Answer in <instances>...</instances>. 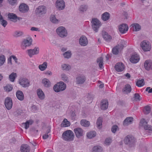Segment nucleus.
<instances>
[{
	"mask_svg": "<svg viewBox=\"0 0 152 152\" xmlns=\"http://www.w3.org/2000/svg\"><path fill=\"white\" fill-rule=\"evenodd\" d=\"M62 137L64 140L67 142H71L73 140L74 134L70 130L64 131L62 134Z\"/></svg>",
	"mask_w": 152,
	"mask_h": 152,
	"instance_id": "1",
	"label": "nucleus"
},
{
	"mask_svg": "<svg viewBox=\"0 0 152 152\" xmlns=\"http://www.w3.org/2000/svg\"><path fill=\"white\" fill-rule=\"evenodd\" d=\"M91 26L93 30L96 32H97L102 24L101 22L97 18H93L91 21Z\"/></svg>",
	"mask_w": 152,
	"mask_h": 152,
	"instance_id": "2",
	"label": "nucleus"
},
{
	"mask_svg": "<svg viewBox=\"0 0 152 152\" xmlns=\"http://www.w3.org/2000/svg\"><path fill=\"white\" fill-rule=\"evenodd\" d=\"M66 88V84L63 82L60 81L54 85L53 89L55 92H58L65 90Z\"/></svg>",
	"mask_w": 152,
	"mask_h": 152,
	"instance_id": "3",
	"label": "nucleus"
},
{
	"mask_svg": "<svg viewBox=\"0 0 152 152\" xmlns=\"http://www.w3.org/2000/svg\"><path fill=\"white\" fill-rule=\"evenodd\" d=\"M56 32L57 34L61 37H65L68 35L67 31L65 27L60 26L56 29Z\"/></svg>",
	"mask_w": 152,
	"mask_h": 152,
	"instance_id": "4",
	"label": "nucleus"
},
{
	"mask_svg": "<svg viewBox=\"0 0 152 152\" xmlns=\"http://www.w3.org/2000/svg\"><path fill=\"white\" fill-rule=\"evenodd\" d=\"M32 39H24L21 43V47L22 48L23 50L26 49L27 47L32 45Z\"/></svg>",
	"mask_w": 152,
	"mask_h": 152,
	"instance_id": "5",
	"label": "nucleus"
},
{
	"mask_svg": "<svg viewBox=\"0 0 152 152\" xmlns=\"http://www.w3.org/2000/svg\"><path fill=\"white\" fill-rule=\"evenodd\" d=\"M135 142V139L132 136L128 135L125 137L124 140V142L126 144L129 145L131 146H132L134 144Z\"/></svg>",
	"mask_w": 152,
	"mask_h": 152,
	"instance_id": "6",
	"label": "nucleus"
},
{
	"mask_svg": "<svg viewBox=\"0 0 152 152\" xmlns=\"http://www.w3.org/2000/svg\"><path fill=\"white\" fill-rule=\"evenodd\" d=\"M140 46L144 51H149L151 49V45L148 41H143L141 42Z\"/></svg>",
	"mask_w": 152,
	"mask_h": 152,
	"instance_id": "7",
	"label": "nucleus"
},
{
	"mask_svg": "<svg viewBox=\"0 0 152 152\" xmlns=\"http://www.w3.org/2000/svg\"><path fill=\"white\" fill-rule=\"evenodd\" d=\"M46 7L43 6H41L38 7L36 10V14L39 16L45 14L46 13Z\"/></svg>",
	"mask_w": 152,
	"mask_h": 152,
	"instance_id": "8",
	"label": "nucleus"
},
{
	"mask_svg": "<svg viewBox=\"0 0 152 152\" xmlns=\"http://www.w3.org/2000/svg\"><path fill=\"white\" fill-rule=\"evenodd\" d=\"M56 8L59 10H62L65 7V3L63 0H57L56 3Z\"/></svg>",
	"mask_w": 152,
	"mask_h": 152,
	"instance_id": "9",
	"label": "nucleus"
},
{
	"mask_svg": "<svg viewBox=\"0 0 152 152\" xmlns=\"http://www.w3.org/2000/svg\"><path fill=\"white\" fill-rule=\"evenodd\" d=\"M4 104L6 107L7 110H10L12 108V102L11 98L8 97L5 98L4 101Z\"/></svg>",
	"mask_w": 152,
	"mask_h": 152,
	"instance_id": "10",
	"label": "nucleus"
},
{
	"mask_svg": "<svg viewBox=\"0 0 152 152\" xmlns=\"http://www.w3.org/2000/svg\"><path fill=\"white\" fill-rule=\"evenodd\" d=\"M118 28L119 31L121 34L125 33L128 30V25L126 24H122L118 26Z\"/></svg>",
	"mask_w": 152,
	"mask_h": 152,
	"instance_id": "11",
	"label": "nucleus"
},
{
	"mask_svg": "<svg viewBox=\"0 0 152 152\" xmlns=\"http://www.w3.org/2000/svg\"><path fill=\"white\" fill-rule=\"evenodd\" d=\"M74 131L76 136L78 138L83 135V130L80 128L77 127L74 129Z\"/></svg>",
	"mask_w": 152,
	"mask_h": 152,
	"instance_id": "12",
	"label": "nucleus"
},
{
	"mask_svg": "<svg viewBox=\"0 0 152 152\" xmlns=\"http://www.w3.org/2000/svg\"><path fill=\"white\" fill-rule=\"evenodd\" d=\"M19 83L24 88L28 87L30 85L29 81L26 78H22L20 79Z\"/></svg>",
	"mask_w": 152,
	"mask_h": 152,
	"instance_id": "13",
	"label": "nucleus"
},
{
	"mask_svg": "<svg viewBox=\"0 0 152 152\" xmlns=\"http://www.w3.org/2000/svg\"><path fill=\"white\" fill-rule=\"evenodd\" d=\"M86 77L83 75H78L76 78V82L78 84H83L86 80Z\"/></svg>",
	"mask_w": 152,
	"mask_h": 152,
	"instance_id": "14",
	"label": "nucleus"
},
{
	"mask_svg": "<svg viewBox=\"0 0 152 152\" xmlns=\"http://www.w3.org/2000/svg\"><path fill=\"white\" fill-rule=\"evenodd\" d=\"M39 49L38 47H35L33 49H29L27 50L28 54L30 57H31L34 55H37L39 53Z\"/></svg>",
	"mask_w": 152,
	"mask_h": 152,
	"instance_id": "15",
	"label": "nucleus"
},
{
	"mask_svg": "<svg viewBox=\"0 0 152 152\" xmlns=\"http://www.w3.org/2000/svg\"><path fill=\"white\" fill-rule=\"evenodd\" d=\"M147 122L145 119L142 118L140 120V125L143 126L144 129L145 130H150L151 129V127L150 126L147 124Z\"/></svg>",
	"mask_w": 152,
	"mask_h": 152,
	"instance_id": "16",
	"label": "nucleus"
},
{
	"mask_svg": "<svg viewBox=\"0 0 152 152\" xmlns=\"http://www.w3.org/2000/svg\"><path fill=\"white\" fill-rule=\"evenodd\" d=\"M114 68L116 71L118 72H121L124 70L125 67L122 63L118 62L115 65Z\"/></svg>",
	"mask_w": 152,
	"mask_h": 152,
	"instance_id": "17",
	"label": "nucleus"
},
{
	"mask_svg": "<svg viewBox=\"0 0 152 152\" xmlns=\"http://www.w3.org/2000/svg\"><path fill=\"white\" fill-rule=\"evenodd\" d=\"M140 60L139 55L136 53L133 54L130 59V62L133 63H136L138 62Z\"/></svg>",
	"mask_w": 152,
	"mask_h": 152,
	"instance_id": "18",
	"label": "nucleus"
},
{
	"mask_svg": "<svg viewBox=\"0 0 152 152\" xmlns=\"http://www.w3.org/2000/svg\"><path fill=\"white\" fill-rule=\"evenodd\" d=\"M123 49V45L120 46L119 44L113 48L112 52L113 54L117 55L119 51H121Z\"/></svg>",
	"mask_w": 152,
	"mask_h": 152,
	"instance_id": "19",
	"label": "nucleus"
},
{
	"mask_svg": "<svg viewBox=\"0 0 152 152\" xmlns=\"http://www.w3.org/2000/svg\"><path fill=\"white\" fill-rule=\"evenodd\" d=\"M19 10L21 12L25 13L28 11L29 10V8L26 4H22L19 6Z\"/></svg>",
	"mask_w": 152,
	"mask_h": 152,
	"instance_id": "20",
	"label": "nucleus"
},
{
	"mask_svg": "<svg viewBox=\"0 0 152 152\" xmlns=\"http://www.w3.org/2000/svg\"><path fill=\"white\" fill-rule=\"evenodd\" d=\"M144 67L147 70L152 69V61L150 60H146L144 63Z\"/></svg>",
	"mask_w": 152,
	"mask_h": 152,
	"instance_id": "21",
	"label": "nucleus"
},
{
	"mask_svg": "<svg viewBox=\"0 0 152 152\" xmlns=\"http://www.w3.org/2000/svg\"><path fill=\"white\" fill-rule=\"evenodd\" d=\"M131 27V29L134 31H139L141 29L140 26L137 23H134L132 24Z\"/></svg>",
	"mask_w": 152,
	"mask_h": 152,
	"instance_id": "22",
	"label": "nucleus"
},
{
	"mask_svg": "<svg viewBox=\"0 0 152 152\" xmlns=\"http://www.w3.org/2000/svg\"><path fill=\"white\" fill-rule=\"evenodd\" d=\"M133 118L132 117H127L124 121L123 124L124 126H128L131 124L133 121Z\"/></svg>",
	"mask_w": 152,
	"mask_h": 152,
	"instance_id": "23",
	"label": "nucleus"
},
{
	"mask_svg": "<svg viewBox=\"0 0 152 152\" xmlns=\"http://www.w3.org/2000/svg\"><path fill=\"white\" fill-rule=\"evenodd\" d=\"M108 101L107 100L105 99L103 100L101 102V108L102 110H105L107 109L108 107Z\"/></svg>",
	"mask_w": 152,
	"mask_h": 152,
	"instance_id": "24",
	"label": "nucleus"
},
{
	"mask_svg": "<svg viewBox=\"0 0 152 152\" xmlns=\"http://www.w3.org/2000/svg\"><path fill=\"white\" fill-rule=\"evenodd\" d=\"M37 94L38 97L41 100H43L45 98V94L41 89H38L37 90Z\"/></svg>",
	"mask_w": 152,
	"mask_h": 152,
	"instance_id": "25",
	"label": "nucleus"
},
{
	"mask_svg": "<svg viewBox=\"0 0 152 152\" xmlns=\"http://www.w3.org/2000/svg\"><path fill=\"white\" fill-rule=\"evenodd\" d=\"M20 150L21 152H30V148L27 145L23 144L21 146Z\"/></svg>",
	"mask_w": 152,
	"mask_h": 152,
	"instance_id": "26",
	"label": "nucleus"
},
{
	"mask_svg": "<svg viewBox=\"0 0 152 152\" xmlns=\"http://www.w3.org/2000/svg\"><path fill=\"white\" fill-rule=\"evenodd\" d=\"M43 86L45 87L48 88L51 86V84L50 81L48 79L46 78L43 79L42 82Z\"/></svg>",
	"mask_w": 152,
	"mask_h": 152,
	"instance_id": "27",
	"label": "nucleus"
},
{
	"mask_svg": "<svg viewBox=\"0 0 152 152\" xmlns=\"http://www.w3.org/2000/svg\"><path fill=\"white\" fill-rule=\"evenodd\" d=\"M17 98L20 100L22 101L24 99V96L23 92L21 91H18L16 93Z\"/></svg>",
	"mask_w": 152,
	"mask_h": 152,
	"instance_id": "28",
	"label": "nucleus"
},
{
	"mask_svg": "<svg viewBox=\"0 0 152 152\" xmlns=\"http://www.w3.org/2000/svg\"><path fill=\"white\" fill-rule=\"evenodd\" d=\"M88 8V6L87 5L83 4L80 6L78 8L79 11L83 13L87 11Z\"/></svg>",
	"mask_w": 152,
	"mask_h": 152,
	"instance_id": "29",
	"label": "nucleus"
},
{
	"mask_svg": "<svg viewBox=\"0 0 152 152\" xmlns=\"http://www.w3.org/2000/svg\"><path fill=\"white\" fill-rule=\"evenodd\" d=\"M102 19L104 21L108 20L110 17V14L108 12H105L103 14L102 16Z\"/></svg>",
	"mask_w": 152,
	"mask_h": 152,
	"instance_id": "30",
	"label": "nucleus"
},
{
	"mask_svg": "<svg viewBox=\"0 0 152 152\" xmlns=\"http://www.w3.org/2000/svg\"><path fill=\"white\" fill-rule=\"evenodd\" d=\"M69 122L67 121V119L65 118L62 122L61 124V127H66L69 126L70 125Z\"/></svg>",
	"mask_w": 152,
	"mask_h": 152,
	"instance_id": "31",
	"label": "nucleus"
},
{
	"mask_svg": "<svg viewBox=\"0 0 152 152\" xmlns=\"http://www.w3.org/2000/svg\"><path fill=\"white\" fill-rule=\"evenodd\" d=\"M102 148L99 145L95 146L93 147L92 152H102Z\"/></svg>",
	"mask_w": 152,
	"mask_h": 152,
	"instance_id": "32",
	"label": "nucleus"
},
{
	"mask_svg": "<svg viewBox=\"0 0 152 152\" xmlns=\"http://www.w3.org/2000/svg\"><path fill=\"white\" fill-rule=\"evenodd\" d=\"M79 42L81 45L85 46L88 43L87 39H79Z\"/></svg>",
	"mask_w": 152,
	"mask_h": 152,
	"instance_id": "33",
	"label": "nucleus"
},
{
	"mask_svg": "<svg viewBox=\"0 0 152 152\" xmlns=\"http://www.w3.org/2000/svg\"><path fill=\"white\" fill-rule=\"evenodd\" d=\"M80 124L83 126L87 127L90 125V123L88 121L85 119L82 120L80 121Z\"/></svg>",
	"mask_w": 152,
	"mask_h": 152,
	"instance_id": "34",
	"label": "nucleus"
},
{
	"mask_svg": "<svg viewBox=\"0 0 152 152\" xmlns=\"http://www.w3.org/2000/svg\"><path fill=\"white\" fill-rule=\"evenodd\" d=\"M47 63L46 62H44L42 64L39 65V68L41 71H43L47 68Z\"/></svg>",
	"mask_w": 152,
	"mask_h": 152,
	"instance_id": "35",
	"label": "nucleus"
},
{
	"mask_svg": "<svg viewBox=\"0 0 152 152\" xmlns=\"http://www.w3.org/2000/svg\"><path fill=\"white\" fill-rule=\"evenodd\" d=\"M17 77V74L12 72L9 76V79L10 81L12 82L14 81L15 79Z\"/></svg>",
	"mask_w": 152,
	"mask_h": 152,
	"instance_id": "36",
	"label": "nucleus"
},
{
	"mask_svg": "<svg viewBox=\"0 0 152 152\" xmlns=\"http://www.w3.org/2000/svg\"><path fill=\"white\" fill-rule=\"evenodd\" d=\"M61 67L63 70L69 71L71 68V66L68 64H62Z\"/></svg>",
	"mask_w": 152,
	"mask_h": 152,
	"instance_id": "37",
	"label": "nucleus"
},
{
	"mask_svg": "<svg viewBox=\"0 0 152 152\" xmlns=\"http://www.w3.org/2000/svg\"><path fill=\"white\" fill-rule=\"evenodd\" d=\"M50 19V21L53 23H57L59 22V20L57 19L54 15H51Z\"/></svg>",
	"mask_w": 152,
	"mask_h": 152,
	"instance_id": "38",
	"label": "nucleus"
},
{
	"mask_svg": "<svg viewBox=\"0 0 152 152\" xmlns=\"http://www.w3.org/2000/svg\"><path fill=\"white\" fill-rule=\"evenodd\" d=\"M6 58L5 56L2 54L0 55V66H2L5 62Z\"/></svg>",
	"mask_w": 152,
	"mask_h": 152,
	"instance_id": "39",
	"label": "nucleus"
},
{
	"mask_svg": "<svg viewBox=\"0 0 152 152\" xmlns=\"http://www.w3.org/2000/svg\"><path fill=\"white\" fill-rule=\"evenodd\" d=\"M131 87L129 84H127L124 89L123 90L124 92L126 93H129L131 91Z\"/></svg>",
	"mask_w": 152,
	"mask_h": 152,
	"instance_id": "40",
	"label": "nucleus"
},
{
	"mask_svg": "<svg viewBox=\"0 0 152 152\" xmlns=\"http://www.w3.org/2000/svg\"><path fill=\"white\" fill-rule=\"evenodd\" d=\"M102 118L101 117H99L97 120L96 122L97 126V127L99 129L101 128L102 127L101 126L102 121Z\"/></svg>",
	"mask_w": 152,
	"mask_h": 152,
	"instance_id": "41",
	"label": "nucleus"
},
{
	"mask_svg": "<svg viewBox=\"0 0 152 152\" xmlns=\"http://www.w3.org/2000/svg\"><path fill=\"white\" fill-rule=\"evenodd\" d=\"M96 135V132L95 131H91L87 134V136L89 138L91 139L95 137Z\"/></svg>",
	"mask_w": 152,
	"mask_h": 152,
	"instance_id": "42",
	"label": "nucleus"
},
{
	"mask_svg": "<svg viewBox=\"0 0 152 152\" xmlns=\"http://www.w3.org/2000/svg\"><path fill=\"white\" fill-rule=\"evenodd\" d=\"M62 80L65 82H68L69 81V77L67 75L64 73H62L61 75Z\"/></svg>",
	"mask_w": 152,
	"mask_h": 152,
	"instance_id": "43",
	"label": "nucleus"
},
{
	"mask_svg": "<svg viewBox=\"0 0 152 152\" xmlns=\"http://www.w3.org/2000/svg\"><path fill=\"white\" fill-rule=\"evenodd\" d=\"M8 18L12 20H15L18 18V17L16 15L12 13H9L8 15Z\"/></svg>",
	"mask_w": 152,
	"mask_h": 152,
	"instance_id": "44",
	"label": "nucleus"
},
{
	"mask_svg": "<svg viewBox=\"0 0 152 152\" xmlns=\"http://www.w3.org/2000/svg\"><path fill=\"white\" fill-rule=\"evenodd\" d=\"M97 62L99 63V66L100 68L103 67V58L102 57H99L97 59Z\"/></svg>",
	"mask_w": 152,
	"mask_h": 152,
	"instance_id": "45",
	"label": "nucleus"
},
{
	"mask_svg": "<svg viewBox=\"0 0 152 152\" xmlns=\"http://www.w3.org/2000/svg\"><path fill=\"white\" fill-rule=\"evenodd\" d=\"M145 83L144 80L142 79L140 80H138L136 83V85L138 87H140L144 85Z\"/></svg>",
	"mask_w": 152,
	"mask_h": 152,
	"instance_id": "46",
	"label": "nucleus"
},
{
	"mask_svg": "<svg viewBox=\"0 0 152 152\" xmlns=\"http://www.w3.org/2000/svg\"><path fill=\"white\" fill-rule=\"evenodd\" d=\"M12 86L11 85H7L4 87V89L7 92H10L12 91Z\"/></svg>",
	"mask_w": 152,
	"mask_h": 152,
	"instance_id": "47",
	"label": "nucleus"
},
{
	"mask_svg": "<svg viewBox=\"0 0 152 152\" xmlns=\"http://www.w3.org/2000/svg\"><path fill=\"white\" fill-rule=\"evenodd\" d=\"M33 122L31 120H29L27 121L25 123L23 124L25 128L26 129H27L29 127V125H31L32 124Z\"/></svg>",
	"mask_w": 152,
	"mask_h": 152,
	"instance_id": "48",
	"label": "nucleus"
},
{
	"mask_svg": "<svg viewBox=\"0 0 152 152\" xmlns=\"http://www.w3.org/2000/svg\"><path fill=\"white\" fill-rule=\"evenodd\" d=\"M101 34L103 38H111L110 36L107 32L103 31Z\"/></svg>",
	"mask_w": 152,
	"mask_h": 152,
	"instance_id": "49",
	"label": "nucleus"
},
{
	"mask_svg": "<svg viewBox=\"0 0 152 152\" xmlns=\"http://www.w3.org/2000/svg\"><path fill=\"white\" fill-rule=\"evenodd\" d=\"M151 111V108L149 106H147L145 107V110L144 111L145 114H148Z\"/></svg>",
	"mask_w": 152,
	"mask_h": 152,
	"instance_id": "50",
	"label": "nucleus"
},
{
	"mask_svg": "<svg viewBox=\"0 0 152 152\" xmlns=\"http://www.w3.org/2000/svg\"><path fill=\"white\" fill-rule=\"evenodd\" d=\"M23 34V33L20 31H16L15 32L14 36L15 37H20Z\"/></svg>",
	"mask_w": 152,
	"mask_h": 152,
	"instance_id": "51",
	"label": "nucleus"
},
{
	"mask_svg": "<svg viewBox=\"0 0 152 152\" xmlns=\"http://www.w3.org/2000/svg\"><path fill=\"white\" fill-rule=\"evenodd\" d=\"M134 98L136 101H139L141 100L140 96L138 93H135L134 95Z\"/></svg>",
	"mask_w": 152,
	"mask_h": 152,
	"instance_id": "52",
	"label": "nucleus"
},
{
	"mask_svg": "<svg viewBox=\"0 0 152 152\" xmlns=\"http://www.w3.org/2000/svg\"><path fill=\"white\" fill-rule=\"evenodd\" d=\"M63 55L65 58H69L70 57L71 53V51H68L65 52L64 54Z\"/></svg>",
	"mask_w": 152,
	"mask_h": 152,
	"instance_id": "53",
	"label": "nucleus"
},
{
	"mask_svg": "<svg viewBox=\"0 0 152 152\" xmlns=\"http://www.w3.org/2000/svg\"><path fill=\"white\" fill-rule=\"evenodd\" d=\"M0 21L1 25L4 27H5L7 24V22L6 20H4L3 18L0 20Z\"/></svg>",
	"mask_w": 152,
	"mask_h": 152,
	"instance_id": "54",
	"label": "nucleus"
},
{
	"mask_svg": "<svg viewBox=\"0 0 152 152\" xmlns=\"http://www.w3.org/2000/svg\"><path fill=\"white\" fill-rule=\"evenodd\" d=\"M8 1L12 5H15L17 4V0H8Z\"/></svg>",
	"mask_w": 152,
	"mask_h": 152,
	"instance_id": "55",
	"label": "nucleus"
},
{
	"mask_svg": "<svg viewBox=\"0 0 152 152\" xmlns=\"http://www.w3.org/2000/svg\"><path fill=\"white\" fill-rule=\"evenodd\" d=\"M118 128V126L116 125H113L112 127L111 131L112 132L115 133L116 132L117 129Z\"/></svg>",
	"mask_w": 152,
	"mask_h": 152,
	"instance_id": "56",
	"label": "nucleus"
},
{
	"mask_svg": "<svg viewBox=\"0 0 152 152\" xmlns=\"http://www.w3.org/2000/svg\"><path fill=\"white\" fill-rule=\"evenodd\" d=\"M112 142V140L110 138H107L105 141V144L107 145H109Z\"/></svg>",
	"mask_w": 152,
	"mask_h": 152,
	"instance_id": "57",
	"label": "nucleus"
},
{
	"mask_svg": "<svg viewBox=\"0 0 152 152\" xmlns=\"http://www.w3.org/2000/svg\"><path fill=\"white\" fill-rule=\"evenodd\" d=\"M53 43L56 45H60L61 43L60 42V41L59 39H56L53 41Z\"/></svg>",
	"mask_w": 152,
	"mask_h": 152,
	"instance_id": "58",
	"label": "nucleus"
},
{
	"mask_svg": "<svg viewBox=\"0 0 152 152\" xmlns=\"http://www.w3.org/2000/svg\"><path fill=\"white\" fill-rule=\"evenodd\" d=\"M121 42L120 44L119 45L120 46L123 45V48L124 46H125L127 44V42L126 41H124L123 40H121Z\"/></svg>",
	"mask_w": 152,
	"mask_h": 152,
	"instance_id": "59",
	"label": "nucleus"
},
{
	"mask_svg": "<svg viewBox=\"0 0 152 152\" xmlns=\"http://www.w3.org/2000/svg\"><path fill=\"white\" fill-rule=\"evenodd\" d=\"M87 98L88 99V100L87 101L88 103H90L91 102L93 98L90 95H88L87 97Z\"/></svg>",
	"mask_w": 152,
	"mask_h": 152,
	"instance_id": "60",
	"label": "nucleus"
},
{
	"mask_svg": "<svg viewBox=\"0 0 152 152\" xmlns=\"http://www.w3.org/2000/svg\"><path fill=\"white\" fill-rule=\"evenodd\" d=\"M145 91L148 93H152V88H151L150 87H148L146 88Z\"/></svg>",
	"mask_w": 152,
	"mask_h": 152,
	"instance_id": "61",
	"label": "nucleus"
},
{
	"mask_svg": "<svg viewBox=\"0 0 152 152\" xmlns=\"http://www.w3.org/2000/svg\"><path fill=\"white\" fill-rule=\"evenodd\" d=\"M31 30L32 31H39V28H38L35 27H31Z\"/></svg>",
	"mask_w": 152,
	"mask_h": 152,
	"instance_id": "62",
	"label": "nucleus"
},
{
	"mask_svg": "<svg viewBox=\"0 0 152 152\" xmlns=\"http://www.w3.org/2000/svg\"><path fill=\"white\" fill-rule=\"evenodd\" d=\"M49 136L48 134V133H46L42 137L43 139H45L48 138Z\"/></svg>",
	"mask_w": 152,
	"mask_h": 152,
	"instance_id": "63",
	"label": "nucleus"
},
{
	"mask_svg": "<svg viewBox=\"0 0 152 152\" xmlns=\"http://www.w3.org/2000/svg\"><path fill=\"white\" fill-rule=\"evenodd\" d=\"M11 57L14 60V61H15V62L16 63H17L18 59L16 57L14 56H12Z\"/></svg>",
	"mask_w": 152,
	"mask_h": 152,
	"instance_id": "64",
	"label": "nucleus"
}]
</instances>
